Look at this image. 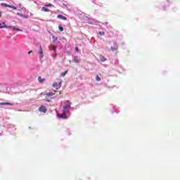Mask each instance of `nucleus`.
<instances>
[{"label": "nucleus", "instance_id": "nucleus-1", "mask_svg": "<svg viewBox=\"0 0 180 180\" xmlns=\"http://www.w3.org/2000/svg\"><path fill=\"white\" fill-rule=\"evenodd\" d=\"M7 27H11V29H13V30H16L17 32H22V30L19 29V28H16V27L15 26H6V25H1L0 26V29H5Z\"/></svg>", "mask_w": 180, "mask_h": 180}, {"label": "nucleus", "instance_id": "nucleus-4", "mask_svg": "<svg viewBox=\"0 0 180 180\" xmlns=\"http://www.w3.org/2000/svg\"><path fill=\"white\" fill-rule=\"evenodd\" d=\"M58 117L61 119H67V111L63 110L62 114H58Z\"/></svg>", "mask_w": 180, "mask_h": 180}, {"label": "nucleus", "instance_id": "nucleus-10", "mask_svg": "<svg viewBox=\"0 0 180 180\" xmlns=\"http://www.w3.org/2000/svg\"><path fill=\"white\" fill-rule=\"evenodd\" d=\"M39 56H41V57H44V53H43V48H41V45L39 46Z\"/></svg>", "mask_w": 180, "mask_h": 180}, {"label": "nucleus", "instance_id": "nucleus-12", "mask_svg": "<svg viewBox=\"0 0 180 180\" xmlns=\"http://www.w3.org/2000/svg\"><path fill=\"white\" fill-rule=\"evenodd\" d=\"M38 81H39V82L42 83V82H44V81H46V79H43V78H41V76H39V77H38Z\"/></svg>", "mask_w": 180, "mask_h": 180}, {"label": "nucleus", "instance_id": "nucleus-8", "mask_svg": "<svg viewBox=\"0 0 180 180\" xmlns=\"http://www.w3.org/2000/svg\"><path fill=\"white\" fill-rule=\"evenodd\" d=\"M0 105H1V106H6V105L13 106V103H4V102H1V103H0Z\"/></svg>", "mask_w": 180, "mask_h": 180}, {"label": "nucleus", "instance_id": "nucleus-14", "mask_svg": "<svg viewBox=\"0 0 180 180\" xmlns=\"http://www.w3.org/2000/svg\"><path fill=\"white\" fill-rule=\"evenodd\" d=\"M42 11H44V12H50V9L47 8L46 6L42 8Z\"/></svg>", "mask_w": 180, "mask_h": 180}, {"label": "nucleus", "instance_id": "nucleus-22", "mask_svg": "<svg viewBox=\"0 0 180 180\" xmlns=\"http://www.w3.org/2000/svg\"><path fill=\"white\" fill-rule=\"evenodd\" d=\"M46 8H49V6H53V5L51 4H47L45 6Z\"/></svg>", "mask_w": 180, "mask_h": 180}, {"label": "nucleus", "instance_id": "nucleus-24", "mask_svg": "<svg viewBox=\"0 0 180 180\" xmlns=\"http://www.w3.org/2000/svg\"><path fill=\"white\" fill-rule=\"evenodd\" d=\"M2 15V11H0V18Z\"/></svg>", "mask_w": 180, "mask_h": 180}, {"label": "nucleus", "instance_id": "nucleus-17", "mask_svg": "<svg viewBox=\"0 0 180 180\" xmlns=\"http://www.w3.org/2000/svg\"><path fill=\"white\" fill-rule=\"evenodd\" d=\"M74 61L77 63H81V60L78 59V58H75Z\"/></svg>", "mask_w": 180, "mask_h": 180}, {"label": "nucleus", "instance_id": "nucleus-11", "mask_svg": "<svg viewBox=\"0 0 180 180\" xmlns=\"http://www.w3.org/2000/svg\"><path fill=\"white\" fill-rule=\"evenodd\" d=\"M100 61H101V63H105V61H106V58H105V56L101 55L100 56Z\"/></svg>", "mask_w": 180, "mask_h": 180}, {"label": "nucleus", "instance_id": "nucleus-5", "mask_svg": "<svg viewBox=\"0 0 180 180\" xmlns=\"http://www.w3.org/2000/svg\"><path fill=\"white\" fill-rule=\"evenodd\" d=\"M53 88H56V89H60L61 88V82H55L53 84Z\"/></svg>", "mask_w": 180, "mask_h": 180}, {"label": "nucleus", "instance_id": "nucleus-16", "mask_svg": "<svg viewBox=\"0 0 180 180\" xmlns=\"http://www.w3.org/2000/svg\"><path fill=\"white\" fill-rule=\"evenodd\" d=\"M52 39H53V41H57L58 40V37H57L54 35L52 36Z\"/></svg>", "mask_w": 180, "mask_h": 180}, {"label": "nucleus", "instance_id": "nucleus-19", "mask_svg": "<svg viewBox=\"0 0 180 180\" xmlns=\"http://www.w3.org/2000/svg\"><path fill=\"white\" fill-rule=\"evenodd\" d=\"M96 81H98V82L101 81V77H99L98 75L96 76Z\"/></svg>", "mask_w": 180, "mask_h": 180}, {"label": "nucleus", "instance_id": "nucleus-25", "mask_svg": "<svg viewBox=\"0 0 180 180\" xmlns=\"http://www.w3.org/2000/svg\"><path fill=\"white\" fill-rule=\"evenodd\" d=\"M46 102H50V100L47 99L46 100Z\"/></svg>", "mask_w": 180, "mask_h": 180}, {"label": "nucleus", "instance_id": "nucleus-27", "mask_svg": "<svg viewBox=\"0 0 180 180\" xmlns=\"http://www.w3.org/2000/svg\"><path fill=\"white\" fill-rule=\"evenodd\" d=\"M30 53H32V51H29V52H28V54H30Z\"/></svg>", "mask_w": 180, "mask_h": 180}, {"label": "nucleus", "instance_id": "nucleus-15", "mask_svg": "<svg viewBox=\"0 0 180 180\" xmlns=\"http://www.w3.org/2000/svg\"><path fill=\"white\" fill-rule=\"evenodd\" d=\"M67 74H68V70H66L64 72H62L60 74V77H65V75H67Z\"/></svg>", "mask_w": 180, "mask_h": 180}, {"label": "nucleus", "instance_id": "nucleus-26", "mask_svg": "<svg viewBox=\"0 0 180 180\" xmlns=\"http://www.w3.org/2000/svg\"><path fill=\"white\" fill-rule=\"evenodd\" d=\"M1 25H5V22H1Z\"/></svg>", "mask_w": 180, "mask_h": 180}, {"label": "nucleus", "instance_id": "nucleus-20", "mask_svg": "<svg viewBox=\"0 0 180 180\" xmlns=\"http://www.w3.org/2000/svg\"><path fill=\"white\" fill-rule=\"evenodd\" d=\"M59 30H60V32H64V27H59Z\"/></svg>", "mask_w": 180, "mask_h": 180}, {"label": "nucleus", "instance_id": "nucleus-21", "mask_svg": "<svg viewBox=\"0 0 180 180\" xmlns=\"http://www.w3.org/2000/svg\"><path fill=\"white\" fill-rule=\"evenodd\" d=\"M52 47H53V51H56V50H57V46L53 45Z\"/></svg>", "mask_w": 180, "mask_h": 180}, {"label": "nucleus", "instance_id": "nucleus-2", "mask_svg": "<svg viewBox=\"0 0 180 180\" xmlns=\"http://www.w3.org/2000/svg\"><path fill=\"white\" fill-rule=\"evenodd\" d=\"M1 6H4L6 8H10L11 9H14L15 11H16V9H18V8L13 6L9 4H6V3H2L1 4Z\"/></svg>", "mask_w": 180, "mask_h": 180}, {"label": "nucleus", "instance_id": "nucleus-23", "mask_svg": "<svg viewBox=\"0 0 180 180\" xmlns=\"http://www.w3.org/2000/svg\"><path fill=\"white\" fill-rule=\"evenodd\" d=\"M75 51H78V47H75Z\"/></svg>", "mask_w": 180, "mask_h": 180}, {"label": "nucleus", "instance_id": "nucleus-18", "mask_svg": "<svg viewBox=\"0 0 180 180\" xmlns=\"http://www.w3.org/2000/svg\"><path fill=\"white\" fill-rule=\"evenodd\" d=\"M98 34H100V36H105V32H98Z\"/></svg>", "mask_w": 180, "mask_h": 180}, {"label": "nucleus", "instance_id": "nucleus-7", "mask_svg": "<svg viewBox=\"0 0 180 180\" xmlns=\"http://www.w3.org/2000/svg\"><path fill=\"white\" fill-rule=\"evenodd\" d=\"M57 92L56 91H50L48 93H45L46 96L50 97V96H54V94Z\"/></svg>", "mask_w": 180, "mask_h": 180}, {"label": "nucleus", "instance_id": "nucleus-9", "mask_svg": "<svg viewBox=\"0 0 180 180\" xmlns=\"http://www.w3.org/2000/svg\"><path fill=\"white\" fill-rule=\"evenodd\" d=\"M57 18H58V19H62V20H67V17H65L63 15H58Z\"/></svg>", "mask_w": 180, "mask_h": 180}, {"label": "nucleus", "instance_id": "nucleus-3", "mask_svg": "<svg viewBox=\"0 0 180 180\" xmlns=\"http://www.w3.org/2000/svg\"><path fill=\"white\" fill-rule=\"evenodd\" d=\"M66 105H65L63 106V110H65L66 112L67 109H71V102H70V101H66Z\"/></svg>", "mask_w": 180, "mask_h": 180}, {"label": "nucleus", "instance_id": "nucleus-28", "mask_svg": "<svg viewBox=\"0 0 180 180\" xmlns=\"http://www.w3.org/2000/svg\"><path fill=\"white\" fill-rule=\"evenodd\" d=\"M31 16H33V14L31 13Z\"/></svg>", "mask_w": 180, "mask_h": 180}, {"label": "nucleus", "instance_id": "nucleus-13", "mask_svg": "<svg viewBox=\"0 0 180 180\" xmlns=\"http://www.w3.org/2000/svg\"><path fill=\"white\" fill-rule=\"evenodd\" d=\"M17 15H18V16H20L21 18H24L25 19H27V15H25L19 13H18Z\"/></svg>", "mask_w": 180, "mask_h": 180}, {"label": "nucleus", "instance_id": "nucleus-29", "mask_svg": "<svg viewBox=\"0 0 180 180\" xmlns=\"http://www.w3.org/2000/svg\"><path fill=\"white\" fill-rule=\"evenodd\" d=\"M0 26H1V23H0Z\"/></svg>", "mask_w": 180, "mask_h": 180}, {"label": "nucleus", "instance_id": "nucleus-6", "mask_svg": "<svg viewBox=\"0 0 180 180\" xmlns=\"http://www.w3.org/2000/svg\"><path fill=\"white\" fill-rule=\"evenodd\" d=\"M39 111L42 112L43 113H46V112H47V108L44 105H41L39 108Z\"/></svg>", "mask_w": 180, "mask_h": 180}]
</instances>
